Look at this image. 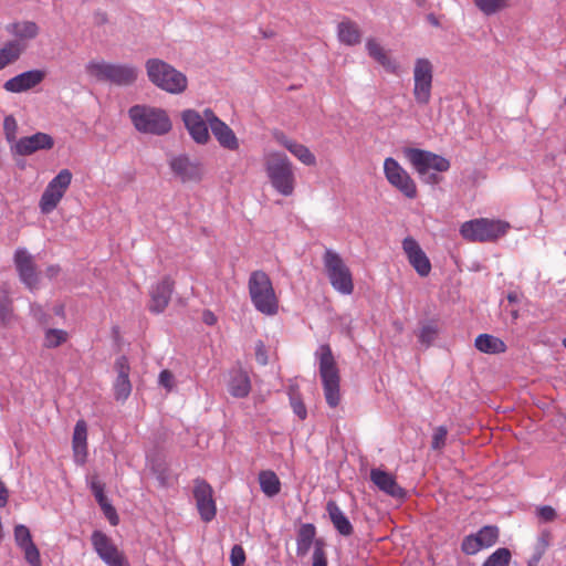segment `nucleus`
<instances>
[{"mask_svg":"<svg viewBox=\"0 0 566 566\" xmlns=\"http://www.w3.org/2000/svg\"><path fill=\"white\" fill-rule=\"evenodd\" d=\"M266 177L273 189L284 197L294 193L296 178L294 166L284 153L268 151L263 157Z\"/></svg>","mask_w":566,"mask_h":566,"instance_id":"1","label":"nucleus"},{"mask_svg":"<svg viewBox=\"0 0 566 566\" xmlns=\"http://www.w3.org/2000/svg\"><path fill=\"white\" fill-rule=\"evenodd\" d=\"M251 302L260 313L273 316L279 312V297L270 276L261 270L253 271L248 281Z\"/></svg>","mask_w":566,"mask_h":566,"instance_id":"2","label":"nucleus"},{"mask_svg":"<svg viewBox=\"0 0 566 566\" xmlns=\"http://www.w3.org/2000/svg\"><path fill=\"white\" fill-rule=\"evenodd\" d=\"M149 81L163 91L170 94H180L186 91L188 81L184 73L159 59H149L146 64Z\"/></svg>","mask_w":566,"mask_h":566,"instance_id":"3","label":"nucleus"},{"mask_svg":"<svg viewBox=\"0 0 566 566\" xmlns=\"http://www.w3.org/2000/svg\"><path fill=\"white\" fill-rule=\"evenodd\" d=\"M134 127L144 134L165 135L171 129V122L161 108L135 105L128 111Z\"/></svg>","mask_w":566,"mask_h":566,"instance_id":"4","label":"nucleus"},{"mask_svg":"<svg viewBox=\"0 0 566 566\" xmlns=\"http://www.w3.org/2000/svg\"><path fill=\"white\" fill-rule=\"evenodd\" d=\"M509 222L500 219L476 218L460 227L461 237L469 242H495L510 230Z\"/></svg>","mask_w":566,"mask_h":566,"instance_id":"5","label":"nucleus"},{"mask_svg":"<svg viewBox=\"0 0 566 566\" xmlns=\"http://www.w3.org/2000/svg\"><path fill=\"white\" fill-rule=\"evenodd\" d=\"M87 75L97 82H108L118 86L133 84L138 76V71L133 65L114 64L105 61H90L85 65Z\"/></svg>","mask_w":566,"mask_h":566,"instance_id":"6","label":"nucleus"},{"mask_svg":"<svg viewBox=\"0 0 566 566\" xmlns=\"http://www.w3.org/2000/svg\"><path fill=\"white\" fill-rule=\"evenodd\" d=\"M405 156L426 184L437 185L441 181V177L437 174H429L430 169L444 172L450 168V161L447 158L428 150L406 148Z\"/></svg>","mask_w":566,"mask_h":566,"instance_id":"7","label":"nucleus"},{"mask_svg":"<svg viewBox=\"0 0 566 566\" xmlns=\"http://www.w3.org/2000/svg\"><path fill=\"white\" fill-rule=\"evenodd\" d=\"M319 376L324 397L331 408L340 403V376L332 349L328 345L319 347Z\"/></svg>","mask_w":566,"mask_h":566,"instance_id":"8","label":"nucleus"},{"mask_svg":"<svg viewBox=\"0 0 566 566\" xmlns=\"http://www.w3.org/2000/svg\"><path fill=\"white\" fill-rule=\"evenodd\" d=\"M323 262L333 289L343 295L352 294L354 292L353 274L340 255L327 249Z\"/></svg>","mask_w":566,"mask_h":566,"instance_id":"9","label":"nucleus"},{"mask_svg":"<svg viewBox=\"0 0 566 566\" xmlns=\"http://www.w3.org/2000/svg\"><path fill=\"white\" fill-rule=\"evenodd\" d=\"M72 179L71 170L65 168L48 184L39 201V208L43 214H49L56 209L69 190Z\"/></svg>","mask_w":566,"mask_h":566,"instance_id":"10","label":"nucleus"},{"mask_svg":"<svg viewBox=\"0 0 566 566\" xmlns=\"http://www.w3.org/2000/svg\"><path fill=\"white\" fill-rule=\"evenodd\" d=\"M433 65L426 57H419L413 66V97L419 105H427L431 99Z\"/></svg>","mask_w":566,"mask_h":566,"instance_id":"11","label":"nucleus"},{"mask_svg":"<svg viewBox=\"0 0 566 566\" xmlns=\"http://www.w3.org/2000/svg\"><path fill=\"white\" fill-rule=\"evenodd\" d=\"M384 172L387 181L408 199H415L418 195L417 185L408 171L394 158L388 157L384 161Z\"/></svg>","mask_w":566,"mask_h":566,"instance_id":"12","label":"nucleus"},{"mask_svg":"<svg viewBox=\"0 0 566 566\" xmlns=\"http://www.w3.org/2000/svg\"><path fill=\"white\" fill-rule=\"evenodd\" d=\"M91 542L95 553L107 566H130L125 553L102 531H94Z\"/></svg>","mask_w":566,"mask_h":566,"instance_id":"13","label":"nucleus"},{"mask_svg":"<svg viewBox=\"0 0 566 566\" xmlns=\"http://www.w3.org/2000/svg\"><path fill=\"white\" fill-rule=\"evenodd\" d=\"M193 483V497L199 515L203 522H211L217 514L213 490L203 479H196Z\"/></svg>","mask_w":566,"mask_h":566,"instance_id":"14","label":"nucleus"},{"mask_svg":"<svg viewBox=\"0 0 566 566\" xmlns=\"http://www.w3.org/2000/svg\"><path fill=\"white\" fill-rule=\"evenodd\" d=\"M500 530L494 525L483 526L478 533L467 535L461 549L467 555H474L481 549L490 548L499 541Z\"/></svg>","mask_w":566,"mask_h":566,"instance_id":"15","label":"nucleus"},{"mask_svg":"<svg viewBox=\"0 0 566 566\" xmlns=\"http://www.w3.org/2000/svg\"><path fill=\"white\" fill-rule=\"evenodd\" d=\"M54 147V139L46 133L38 132L31 136L21 137L10 146L12 154L30 156L39 150H50Z\"/></svg>","mask_w":566,"mask_h":566,"instance_id":"16","label":"nucleus"},{"mask_svg":"<svg viewBox=\"0 0 566 566\" xmlns=\"http://www.w3.org/2000/svg\"><path fill=\"white\" fill-rule=\"evenodd\" d=\"M205 115L206 119L208 120V125L219 145L228 150H238L240 146L239 139L232 128L218 116H216V114L210 108L205 109Z\"/></svg>","mask_w":566,"mask_h":566,"instance_id":"17","label":"nucleus"},{"mask_svg":"<svg viewBox=\"0 0 566 566\" xmlns=\"http://www.w3.org/2000/svg\"><path fill=\"white\" fill-rule=\"evenodd\" d=\"M402 250L409 264L419 276L426 277L430 274L432 269L431 262L416 239L412 237L405 238L402 241Z\"/></svg>","mask_w":566,"mask_h":566,"instance_id":"18","label":"nucleus"},{"mask_svg":"<svg viewBox=\"0 0 566 566\" xmlns=\"http://www.w3.org/2000/svg\"><path fill=\"white\" fill-rule=\"evenodd\" d=\"M116 378L113 384L114 397L117 401H126L132 392L129 379L130 366L126 356H119L114 363Z\"/></svg>","mask_w":566,"mask_h":566,"instance_id":"19","label":"nucleus"},{"mask_svg":"<svg viewBox=\"0 0 566 566\" xmlns=\"http://www.w3.org/2000/svg\"><path fill=\"white\" fill-rule=\"evenodd\" d=\"M181 118L189 135L196 143L205 145L209 142L210 135L205 113L201 115L195 109H186L182 112Z\"/></svg>","mask_w":566,"mask_h":566,"instance_id":"20","label":"nucleus"},{"mask_svg":"<svg viewBox=\"0 0 566 566\" xmlns=\"http://www.w3.org/2000/svg\"><path fill=\"white\" fill-rule=\"evenodd\" d=\"M169 166L174 175L182 182H198L202 178V167L185 155L170 159Z\"/></svg>","mask_w":566,"mask_h":566,"instance_id":"21","label":"nucleus"},{"mask_svg":"<svg viewBox=\"0 0 566 566\" xmlns=\"http://www.w3.org/2000/svg\"><path fill=\"white\" fill-rule=\"evenodd\" d=\"M14 263L20 280L31 291L38 287L39 274L31 254L24 249H18L14 253Z\"/></svg>","mask_w":566,"mask_h":566,"instance_id":"22","label":"nucleus"},{"mask_svg":"<svg viewBox=\"0 0 566 566\" xmlns=\"http://www.w3.org/2000/svg\"><path fill=\"white\" fill-rule=\"evenodd\" d=\"M45 76L43 70H30L6 81L3 88L10 93H22L38 86Z\"/></svg>","mask_w":566,"mask_h":566,"instance_id":"23","label":"nucleus"},{"mask_svg":"<svg viewBox=\"0 0 566 566\" xmlns=\"http://www.w3.org/2000/svg\"><path fill=\"white\" fill-rule=\"evenodd\" d=\"M175 281L170 276L163 277L150 290V302L148 308L153 313H161L168 306Z\"/></svg>","mask_w":566,"mask_h":566,"instance_id":"24","label":"nucleus"},{"mask_svg":"<svg viewBox=\"0 0 566 566\" xmlns=\"http://www.w3.org/2000/svg\"><path fill=\"white\" fill-rule=\"evenodd\" d=\"M371 482L384 493L395 499H403L406 491L397 483L396 478L380 469L370 471Z\"/></svg>","mask_w":566,"mask_h":566,"instance_id":"25","label":"nucleus"},{"mask_svg":"<svg viewBox=\"0 0 566 566\" xmlns=\"http://www.w3.org/2000/svg\"><path fill=\"white\" fill-rule=\"evenodd\" d=\"M90 488L93 492L96 502L101 506L105 517L108 520L111 525L116 526L119 523L118 514L115 510V507L109 503L107 500L104 489V483L101 482L97 475H93L90 480Z\"/></svg>","mask_w":566,"mask_h":566,"instance_id":"26","label":"nucleus"},{"mask_svg":"<svg viewBox=\"0 0 566 566\" xmlns=\"http://www.w3.org/2000/svg\"><path fill=\"white\" fill-rule=\"evenodd\" d=\"M72 448L75 462L83 465L87 458V424L82 419L74 427Z\"/></svg>","mask_w":566,"mask_h":566,"instance_id":"27","label":"nucleus"},{"mask_svg":"<svg viewBox=\"0 0 566 566\" xmlns=\"http://www.w3.org/2000/svg\"><path fill=\"white\" fill-rule=\"evenodd\" d=\"M326 512L337 532L343 536H350L354 533V527L337 503L333 500L326 504Z\"/></svg>","mask_w":566,"mask_h":566,"instance_id":"28","label":"nucleus"},{"mask_svg":"<svg viewBox=\"0 0 566 566\" xmlns=\"http://www.w3.org/2000/svg\"><path fill=\"white\" fill-rule=\"evenodd\" d=\"M338 40L349 46L359 44L361 32L358 24L349 19H344L337 25Z\"/></svg>","mask_w":566,"mask_h":566,"instance_id":"29","label":"nucleus"},{"mask_svg":"<svg viewBox=\"0 0 566 566\" xmlns=\"http://www.w3.org/2000/svg\"><path fill=\"white\" fill-rule=\"evenodd\" d=\"M475 348L484 354L496 355L505 353L506 344L499 337L491 334H480L474 340Z\"/></svg>","mask_w":566,"mask_h":566,"instance_id":"30","label":"nucleus"},{"mask_svg":"<svg viewBox=\"0 0 566 566\" xmlns=\"http://www.w3.org/2000/svg\"><path fill=\"white\" fill-rule=\"evenodd\" d=\"M9 34L20 40H33L39 35L40 28L33 21H18L6 27Z\"/></svg>","mask_w":566,"mask_h":566,"instance_id":"31","label":"nucleus"},{"mask_svg":"<svg viewBox=\"0 0 566 566\" xmlns=\"http://www.w3.org/2000/svg\"><path fill=\"white\" fill-rule=\"evenodd\" d=\"M366 50L375 61L391 73H396L397 64L390 59L386 50L374 39H368Z\"/></svg>","mask_w":566,"mask_h":566,"instance_id":"32","label":"nucleus"},{"mask_svg":"<svg viewBox=\"0 0 566 566\" xmlns=\"http://www.w3.org/2000/svg\"><path fill=\"white\" fill-rule=\"evenodd\" d=\"M251 391V381L249 375L239 369L235 370L229 381V392L235 398H244Z\"/></svg>","mask_w":566,"mask_h":566,"instance_id":"33","label":"nucleus"},{"mask_svg":"<svg viewBox=\"0 0 566 566\" xmlns=\"http://www.w3.org/2000/svg\"><path fill=\"white\" fill-rule=\"evenodd\" d=\"M315 535L316 527L313 524L306 523L301 525L296 538V553L298 556H305L308 553L312 544H315Z\"/></svg>","mask_w":566,"mask_h":566,"instance_id":"34","label":"nucleus"},{"mask_svg":"<svg viewBox=\"0 0 566 566\" xmlns=\"http://www.w3.org/2000/svg\"><path fill=\"white\" fill-rule=\"evenodd\" d=\"M261 491L269 497L277 495L281 491V482L275 472L263 470L259 473Z\"/></svg>","mask_w":566,"mask_h":566,"instance_id":"35","label":"nucleus"},{"mask_svg":"<svg viewBox=\"0 0 566 566\" xmlns=\"http://www.w3.org/2000/svg\"><path fill=\"white\" fill-rule=\"evenodd\" d=\"M22 49L19 43L11 41L0 49V70L13 63L21 55Z\"/></svg>","mask_w":566,"mask_h":566,"instance_id":"36","label":"nucleus"},{"mask_svg":"<svg viewBox=\"0 0 566 566\" xmlns=\"http://www.w3.org/2000/svg\"><path fill=\"white\" fill-rule=\"evenodd\" d=\"M69 339V333L64 329L49 328L44 333L43 346L56 348Z\"/></svg>","mask_w":566,"mask_h":566,"instance_id":"37","label":"nucleus"},{"mask_svg":"<svg viewBox=\"0 0 566 566\" xmlns=\"http://www.w3.org/2000/svg\"><path fill=\"white\" fill-rule=\"evenodd\" d=\"M512 554L509 548L501 547L493 552L482 566H509Z\"/></svg>","mask_w":566,"mask_h":566,"instance_id":"38","label":"nucleus"},{"mask_svg":"<svg viewBox=\"0 0 566 566\" xmlns=\"http://www.w3.org/2000/svg\"><path fill=\"white\" fill-rule=\"evenodd\" d=\"M475 6L486 15L494 14L509 7L507 0H473Z\"/></svg>","mask_w":566,"mask_h":566,"instance_id":"39","label":"nucleus"},{"mask_svg":"<svg viewBox=\"0 0 566 566\" xmlns=\"http://www.w3.org/2000/svg\"><path fill=\"white\" fill-rule=\"evenodd\" d=\"M290 153L306 166H314L316 164L315 155L303 144L295 142Z\"/></svg>","mask_w":566,"mask_h":566,"instance_id":"40","label":"nucleus"},{"mask_svg":"<svg viewBox=\"0 0 566 566\" xmlns=\"http://www.w3.org/2000/svg\"><path fill=\"white\" fill-rule=\"evenodd\" d=\"M3 130L6 138L10 145H13L17 139L18 123L12 115L6 116L3 120Z\"/></svg>","mask_w":566,"mask_h":566,"instance_id":"41","label":"nucleus"},{"mask_svg":"<svg viewBox=\"0 0 566 566\" xmlns=\"http://www.w3.org/2000/svg\"><path fill=\"white\" fill-rule=\"evenodd\" d=\"M438 335V328L433 324L423 325L419 332V340L426 347H429Z\"/></svg>","mask_w":566,"mask_h":566,"instance_id":"42","label":"nucleus"},{"mask_svg":"<svg viewBox=\"0 0 566 566\" xmlns=\"http://www.w3.org/2000/svg\"><path fill=\"white\" fill-rule=\"evenodd\" d=\"M323 539L315 541V547L312 556V566H327V556L324 549Z\"/></svg>","mask_w":566,"mask_h":566,"instance_id":"43","label":"nucleus"},{"mask_svg":"<svg viewBox=\"0 0 566 566\" xmlns=\"http://www.w3.org/2000/svg\"><path fill=\"white\" fill-rule=\"evenodd\" d=\"M14 539L20 548L33 543L31 533L24 525H17L14 527Z\"/></svg>","mask_w":566,"mask_h":566,"instance_id":"44","label":"nucleus"},{"mask_svg":"<svg viewBox=\"0 0 566 566\" xmlns=\"http://www.w3.org/2000/svg\"><path fill=\"white\" fill-rule=\"evenodd\" d=\"M448 429L444 426L437 427L432 434L431 448L441 450L446 446Z\"/></svg>","mask_w":566,"mask_h":566,"instance_id":"45","label":"nucleus"},{"mask_svg":"<svg viewBox=\"0 0 566 566\" xmlns=\"http://www.w3.org/2000/svg\"><path fill=\"white\" fill-rule=\"evenodd\" d=\"M21 549L24 553L25 560L31 566H42L41 557H40V552H39V549H38V547L35 546L34 543L29 544V545L22 547Z\"/></svg>","mask_w":566,"mask_h":566,"instance_id":"46","label":"nucleus"},{"mask_svg":"<svg viewBox=\"0 0 566 566\" xmlns=\"http://www.w3.org/2000/svg\"><path fill=\"white\" fill-rule=\"evenodd\" d=\"M245 558L243 547L241 545H234L230 554L231 566H244Z\"/></svg>","mask_w":566,"mask_h":566,"instance_id":"47","label":"nucleus"},{"mask_svg":"<svg viewBox=\"0 0 566 566\" xmlns=\"http://www.w3.org/2000/svg\"><path fill=\"white\" fill-rule=\"evenodd\" d=\"M159 385L163 386L167 391H170L175 386V378L170 370L164 369L159 374Z\"/></svg>","mask_w":566,"mask_h":566,"instance_id":"48","label":"nucleus"},{"mask_svg":"<svg viewBox=\"0 0 566 566\" xmlns=\"http://www.w3.org/2000/svg\"><path fill=\"white\" fill-rule=\"evenodd\" d=\"M273 138L277 144L285 147L289 151L292 148V146L295 144L296 140L289 138L281 130H274L273 132Z\"/></svg>","mask_w":566,"mask_h":566,"instance_id":"49","label":"nucleus"},{"mask_svg":"<svg viewBox=\"0 0 566 566\" xmlns=\"http://www.w3.org/2000/svg\"><path fill=\"white\" fill-rule=\"evenodd\" d=\"M273 138L277 144L285 147L289 151L292 148V146L295 144L296 140L289 138L281 130H274L273 132Z\"/></svg>","mask_w":566,"mask_h":566,"instance_id":"50","label":"nucleus"},{"mask_svg":"<svg viewBox=\"0 0 566 566\" xmlns=\"http://www.w3.org/2000/svg\"><path fill=\"white\" fill-rule=\"evenodd\" d=\"M291 406L294 413L301 419L304 420L307 416V410L304 402L298 398H292Z\"/></svg>","mask_w":566,"mask_h":566,"instance_id":"51","label":"nucleus"},{"mask_svg":"<svg viewBox=\"0 0 566 566\" xmlns=\"http://www.w3.org/2000/svg\"><path fill=\"white\" fill-rule=\"evenodd\" d=\"M537 514L545 522H552L557 516L556 511L549 505L539 507Z\"/></svg>","mask_w":566,"mask_h":566,"instance_id":"52","label":"nucleus"},{"mask_svg":"<svg viewBox=\"0 0 566 566\" xmlns=\"http://www.w3.org/2000/svg\"><path fill=\"white\" fill-rule=\"evenodd\" d=\"M255 359L260 365L268 364L266 349L262 342H258V344L255 346Z\"/></svg>","mask_w":566,"mask_h":566,"instance_id":"53","label":"nucleus"},{"mask_svg":"<svg viewBox=\"0 0 566 566\" xmlns=\"http://www.w3.org/2000/svg\"><path fill=\"white\" fill-rule=\"evenodd\" d=\"M9 499V491L4 483L0 480V507L7 505Z\"/></svg>","mask_w":566,"mask_h":566,"instance_id":"54","label":"nucleus"},{"mask_svg":"<svg viewBox=\"0 0 566 566\" xmlns=\"http://www.w3.org/2000/svg\"><path fill=\"white\" fill-rule=\"evenodd\" d=\"M9 313H10V310L7 307V305H6V304H3V303H2V304L0 305V318H1V321H2L3 323H6V322H7V317H8Z\"/></svg>","mask_w":566,"mask_h":566,"instance_id":"55","label":"nucleus"},{"mask_svg":"<svg viewBox=\"0 0 566 566\" xmlns=\"http://www.w3.org/2000/svg\"><path fill=\"white\" fill-rule=\"evenodd\" d=\"M203 321H205L207 324L212 325V324H214V323H216L217 318H216V316L213 315V313H211V312L207 311V312H205V314H203Z\"/></svg>","mask_w":566,"mask_h":566,"instance_id":"56","label":"nucleus"},{"mask_svg":"<svg viewBox=\"0 0 566 566\" xmlns=\"http://www.w3.org/2000/svg\"><path fill=\"white\" fill-rule=\"evenodd\" d=\"M60 272V268L57 265H51L46 269V275L49 277H54Z\"/></svg>","mask_w":566,"mask_h":566,"instance_id":"57","label":"nucleus"},{"mask_svg":"<svg viewBox=\"0 0 566 566\" xmlns=\"http://www.w3.org/2000/svg\"><path fill=\"white\" fill-rule=\"evenodd\" d=\"M507 298H509L510 302H514L515 301V296H513L511 294L507 296Z\"/></svg>","mask_w":566,"mask_h":566,"instance_id":"58","label":"nucleus"},{"mask_svg":"<svg viewBox=\"0 0 566 566\" xmlns=\"http://www.w3.org/2000/svg\"><path fill=\"white\" fill-rule=\"evenodd\" d=\"M431 22H432L433 24H436V25L438 24V22L436 21V19H434V18H432V19H431Z\"/></svg>","mask_w":566,"mask_h":566,"instance_id":"59","label":"nucleus"},{"mask_svg":"<svg viewBox=\"0 0 566 566\" xmlns=\"http://www.w3.org/2000/svg\"><path fill=\"white\" fill-rule=\"evenodd\" d=\"M563 346L566 348V338L563 339Z\"/></svg>","mask_w":566,"mask_h":566,"instance_id":"60","label":"nucleus"},{"mask_svg":"<svg viewBox=\"0 0 566 566\" xmlns=\"http://www.w3.org/2000/svg\"><path fill=\"white\" fill-rule=\"evenodd\" d=\"M417 1L419 2L420 0H417Z\"/></svg>","mask_w":566,"mask_h":566,"instance_id":"61","label":"nucleus"}]
</instances>
